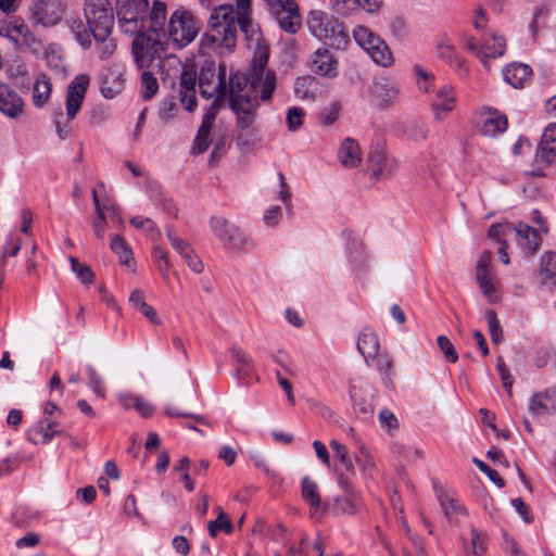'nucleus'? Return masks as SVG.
<instances>
[{
    "mask_svg": "<svg viewBox=\"0 0 556 556\" xmlns=\"http://www.w3.org/2000/svg\"><path fill=\"white\" fill-rule=\"evenodd\" d=\"M124 88V79L119 73L108 74L101 84V93L106 99H113Z\"/></svg>",
    "mask_w": 556,
    "mask_h": 556,
    "instance_id": "nucleus-40",
    "label": "nucleus"
},
{
    "mask_svg": "<svg viewBox=\"0 0 556 556\" xmlns=\"http://www.w3.org/2000/svg\"><path fill=\"white\" fill-rule=\"evenodd\" d=\"M238 27L247 39H257L258 26L252 20L251 0H236V9L231 4L215 7L201 39L203 47L218 54L233 52L237 47Z\"/></svg>",
    "mask_w": 556,
    "mask_h": 556,
    "instance_id": "nucleus-1",
    "label": "nucleus"
},
{
    "mask_svg": "<svg viewBox=\"0 0 556 556\" xmlns=\"http://www.w3.org/2000/svg\"><path fill=\"white\" fill-rule=\"evenodd\" d=\"M545 278L556 286V252H548L543 260Z\"/></svg>",
    "mask_w": 556,
    "mask_h": 556,
    "instance_id": "nucleus-60",
    "label": "nucleus"
},
{
    "mask_svg": "<svg viewBox=\"0 0 556 556\" xmlns=\"http://www.w3.org/2000/svg\"><path fill=\"white\" fill-rule=\"evenodd\" d=\"M260 92L247 88V79L233 74L229 77V102L236 114V126L238 134L237 144L241 148H249L256 142V118L258 109Z\"/></svg>",
    "mask_w": 556,
    "mask_h": 556,
    "instance_id": "nucleus-3",
    "label": "nucleus"
},
{
    "mask_svg": "<svg viewBox=\"0 0 556 556\" xmlns=\"http://www.w3.org/2000/svg\"><path fill=\"white\" fill-rule=\"evenodd\" d=\"M536 157L541 162H556V124H549L542 136L541 143L536 149Z\"/></svg>",
    "mask_w": 556,
    "mask_h": 556,
    "instance_id": "nucleus-27",
    "label": "nucleus"
},
{
    "mask_svg": "<svg viewBox=\"0 0 556 556\" xmlns=\"http://www.w3.org/2000/svg\"><path fill=\"white\" fill-rule=\"evenodd\" d=\"M210 132H211V128L200 125L197 137L193 142L192 153L201 154L207 150V148L211 143Z\"/></svg>",
    "mask_w": 556,
    "mask_h": 556,
    "instance_id": "nucleus-52",
    "label": "nucleus"
},
{
    "mask_svg": "<svg viewBox=\"0 0 556 556\" xmlns=\"http://www.w3.org/2000/svg\"><path fill=\"white\" fill-rule=\"evenodd\" d=\"M90 85V76L77 75L68 85L65 99V113L59 109L53 113L55 131L61 140L67 139L72 134L71 122L75 119L83 105L86 92Z\"/></svg>",
    "mask_w": 556,
    "mask_h": 556,
    "instance_id": "nucleus-4",
    "label": "nucleus"
},
{
    "mask_svg": "<svg viewBox=\"0 0 556 556\" xmlns=\"http://www.w3.org/2000/svg\"><path fill=\"white\" fill-rule=\"evenodd\" d=\"M29 12L30 21L45 27L56 25L64 13L60 0H33Z\"/></svg>",
    "mask_w": 556,
    "mask_h": 556,
    "instance_id": "nucleus-14",
    "label": "nucleus"
},
{
    "mask_svg": "<svg viewBox=\"0 0 556 556\" xmlns=\"http://www.w3.org/2000/svg\"><path fill=\"white\" fill-rule=\"evenodd\" d=\"M214 98L215 99H214L213 103L208 106V109L204 113L202 123H201V126H204V127H207L211 129H212L213 123L216 118V115L218 113V110L222 106V103L226 100V99H219L217 97H214Z\"/></svg>",
    "mask_w": 556,
    "mask_h": 556,
    "instance_id": "nucleus-59",
    "label": "nucleus"
},
{
    "mask_svg": "<svg viewBox=\"0 0 556 556\" xmlns=\"http://www.w3.org/2000/svg\"><path fill=\"white\" fill-rule=\"evenodd\" d=\"M52 85L45 74L38 76L33 89V102L35 106L42 108L50 99Z\"/></svg>",
    "mask_w": 556,
    "mask_h": 556,
    "instance_id": "nucleus-39",
    "label": "nucleus"
},
{
    "mask_svg": "<svg viewBox=\"0 0 556 556\" xmlns=\"http://www.w3.org/2000/svg\"><path fill=\"white\" fill-rule=\"evenodd\" d=\"M367 164L371 176L377 180L390 177L395 167L394 161L388 159L384 150L380 146L370 149Z\"/></svg>",
    "mask_w": 556,
    "mask_h": 556,
    "instance_id": "nucleus-19",
    "label": "nucleus"
},
{
    "mask_svg": "<svg viewBox=\"0 0 556 556\" xmlns=\"http://www.w3.org/2000/svg\"><path fill=\"white\" fill-rule=\"evenodd\" d=\"M332 10L340 15H350L363 7V0H329Z\"/></svg>",
    "mask_w": 556,
    "mask_h": 556,
    "instance_id": "nucleus-48",
    "label": "nucleus"
},
{
    "mask_svg": "<svg viewBox=\"0 0 556 556\" xmlns=\"http://www.w3.org/2000/svg\"><path fill=\"white\" fill-rule=\"evenodd\" d=\"M466 48L481 60L485 68H489V60L500 58L506 49V41L502 36L489 34L479 43L473 37L466 38Z\"/></svg>",
    "mask_w": 556,
    "mask_h": 556,
    "instance_id": "nucleus-13",
    "label": "nucleus"
},
{
    "mask_svg": "<svg viewBox=\"0 0 556 556\" xmlns=\"http://www.w3.org/2000/svg\"><path fill=\"white\" fill-rule=\"evenodd\" d=\"M319 92L318 81L312 76L298 77L294 81V93L301 100H313Z\"/></svg>",
    "mask_w": 556,
    "mask_h": 556,
    "instance_id": "nucleus-38",
    "label": "nucleus"
},
{
    "mask_svg": "<svg viewBox=\"0 0 556 556\" xmlns=\"http://www.w3.org/2000/svg\"><path fill=\"white\" fill-rule=\"evenodd\" d=\"M257 43L253 56L252 67L248 75L241 74L247 79V88L254 92H260V99L267 101L276 88L275 73L267 70L268 48L260 45V35L253 38ZM240 75V73H238Z\"/></svg>",
    "mask_w": 556,
    "mask_h": 556,
    "instance_id": "nucleus-5",
    "label": "nucleus"
},
{
    "mask_svg": "<svg viewBox=\"0 0 556 556\" xmlns=\"http://www.w3.org/2000/svg\"><path fill=\"white\" fill-rule=\"evenodd\" d=\"M87 375L89 387L98 396L104 397V388L102 384V379L98 375V372L92 367H87Z\"/></svg>",
    "mask_w": 556,
    "mask_h": 556,
    "instance_id": "nucleus-62",
    "label": "nucleus"
},
{
    "mask_svg": "<svg viewBox=\"0 0 556 556\" xmlns=\"http://www.w3.org/2000/svg\"><path fill=\"white\" fill-rule=\"evenodd\" d=\"M178 112V106L175 101L174 97L166 98L160 110H159V116L162 121L168 122L176 117Z\"/></svg>",
    "mask_w": 556,
    "mask_h": 556,
    "instance_id": "nucleus-57",
    "label": "nucleus"
},
{
    "mask_svg": "<svg viewBox=\"0 0 556 556\" xmlns=\"http://www.w3.org/2000/svg\"><path fill=\"white\" fill-rule=\"evenodd\" d=\"M515 225L511 224H496L492 225L488 231V236L490 238L496 239L498 242H507L508 240H513V235L515 231Z\"/></svg>",
    "mask_w": 556,
    "mask_h": 556,
    "instance_id": "nucleus-47",
    "label": "nucleus"
},
{
    "mask_svg": "<svg viewBox=\"0 0 556 556\" xmlns=\"http://www.w3.org/2000/svg\"><path fill=\"white\" fill-rule=\"evenodd\" d=\"M489 331L494 343H498L503 340V331L501 328L500 320L497 319L496 313L493 309H488L485 313Z\"/></svg>",
    "mask_w": 556,
    "mask_h": 556,
    "instance_id": "nucleus-53",
    "label": "nucleus"
},
{
    "mask_svg": "<svg viewBox=\"0 0 556 556\" xmlns=\"http://www.w3.org/2000/svg\"><path fill=\"white\" fill-rule=\"evenodd\" d=\"M353 38L377 65L388 67L393 64V56L388 45L369 28L362 25L354 27Z\"/></svg>",
    "mask_w": 556,
    "mask_h": 556,
    "instance_id": "nucleus-8",
    "label": "nucleus"
},
{
    "mask_svg": "<svg viewBox=\"0 0 556 556\" xmlns=\"http://www.w3.org/2000/svg\"><path fill=\"white\" fill-rule=\"evenodd\" d=\"M404 131L414 141H422L427 138L428 128L425 123L417 119H409L404 124Z\"/></svg>",
    "mask_w": 556,
    "mask_h": 556,
    "instance_id": "nucleus-44",
    "label": "nucleus"
},
{
    "mask_svg": "<svg viewBox=\"0 0 556 556\" xmlns=\"http://www.w3.org/2000/svg\"><path fill=\"white\" fill-rule=\"evenodd\" d=\"M304 116L305 113L303 109L299 106L290 108L286 116L288 129L290 131H296L303 125Z\"/></svg>",
    "mask_w": 556,
    "mask_h": 556,
    "instance_id": "nucleus-56",
    "label": "nucleus"
},
{
    "mask_svg": "<svg viewBox=\"0 0 556 556\" xmlns=\"http://www.w3.org/2000/svg\"><path fill=\"white\" fill-rule=\"evenodd\" d=\"M119 27L122 31L129 35H136L139 34H147V18H138V20H129L127 22L125 21H118Z\"/></svg>",
    "mask_w": 556,
    "mask_h": 556,
    "instance_id": "nucleus-51",
    "label": "nucleus"
},
{
    "mask_svg": "<svg viewBox=\"0 0 556 556\" xmlns=\"http://www.w3.org/2000/svg\"><path fill=\"white\" fill-rule=\"evenodd\" d=\"M400 94V85L387 76L378 77L371 87V98L381 109L393 105Z\"/></svg>",
    "mask_w": 556,
    "mask_h": 556,
    "instance_id": "nucleus-15",
    "label": "nucleus"
},
{
    "mask_svg": "<svg viewBox=\"0 0 556 556\" xmlns=\"http://www.w3.org/2000/svg\"><path fill=\"white\" fill-rule=\"evenodd\" d=\"M379 349L380 344L377 333L369 328L363 329L358 336L357 350L367 364L376 358Z\"/></svg>",
    "mask_w": 556,
    "mask_h": 556,
    "instance_id": "nucleus-28",
    "label": "nucleus"
},
{
    "mask_svg": "<svg viewBox=\"0 0 556 556\" xmlns=\"http://www.w3.org/2000/svg\"><path fill=\"white\" fill-rule=\"evenodd\" d=\"M507 129V117L497 110L486 108L481 114L479 131L483 136L494 138Z\"/></svg>",
    "mask_w": 556,
    "mask_h": 556,
    "instance_id": "nucleus-20",
    "label": "nucleus"
},
{
    "mask_svg": "<svg viewBox=\"0 0 556 556\" xmlns=\"http://www.w3.org/2000/svg\"><path fill=\"white\" fill-rule=\"evenodd\" d=\"M346 258L353 273L361 277L366 273L369 258L363 242L356 238L349 241L346 247Z\"/></svg>",
    "mask_w": 556,
    "mask_h": 556,
    "instance_id": "nucleus-22",
    "label": "nucleus"
},
{
    "mask_svg": "<svg viewBox=\"0 0 556 556\" xmlns=\"http://www.w3.org/2000/svg\"><path fill=\"white\" fill-rule=\"evenodd\" d=\"M232 358L238 364L237 375L239 378H247L250 376L252 361L249 355L241 349L233 348L231 351Z\"/></svg>",
    "mask_w": 556,
    "mask_h": 556,
    "instance_id": "nucleus-46",
    "label": "nucleus"
},
{
    "mask_svg": "<svg viewBox=\"0 0 556 556\" xmlns=\"http://www.w3.org/2000/svg\"><path fill=\"white\" fill-rule=\"evenodd\" d=\"M375 387L364 379L351 382L350 396L354 413L363 420H368L374 415Z\"/></svg>",
    "mask_w": 556,
    "mask_h": 556,
    "instance_id": "nucleus-12",
    "label": "nucleus"
},
{
    "mask_svg": "<svg viewBox=\"0 0 556 556\" xmlns=\"http://www.w3.org/2000/svg\"><path fill=\"white\" fill-rule=\"evenodd\" d=\"M96 41V51L98 56L101 60L109 59L116 49V43L113 38L110 36H99V34L93 33L92 36Z\"/></svg>",
    "mask_w": 556,
    "mask_h": 556,
    "instance_id": "nucleus-43",
    "label": "nucleus"
},
{
    "mask_svg": "<svg viewBox=\"0 0 556 556\" xmlns=\"http://www.w3.org/2000/svg\"><path fill=\"white\" fill-rule=\"evenodd\" d=\"M339 484L341 489L345 492V495L337 496L334 498V511L350 516L355 515L363 508V501L359 493L344 477L339 478Z\"/></svg>",
    "mask_w": 556,
    "mask_h": 556,
    "instance_id": "nucleus-16",
    "label": "nucleus"
},
{
    "mask_svg": "<svg viewBox=\"0 0 556 556\" xmlns=\"http://www.w3.org/2000/svg\"><path fill=\"white\" fill-rule=\"evenodd\" d=\"M514 227L515 231L513 239L517 241V244L520 247L525 255L533 254L541 244V232H547V228L545 226H541L540 230H536L523 223H519Z\"/></svg>",
    "mask_w": 556,
    "mask_h": 556,
    "instance_id": "nucleus-17",
    "label": "nucleus"
},
{
    "mask_svg": "<svg viewBox=\"0 0 556 556\" xmlns=\"http://www.w3.org/2000/svg\"><path fill=\"white\" fill-rule=\"evenodd\" d=\"M110 248L118 256L122 265L131 267L132 251L122 236H113Z\"/></svg>",
    "mask_w": 556,
    "mask_h": 556,
    "instance_id": "nucleus-41",
    "label": "nucleus"
},
{
    "mask_svg": "<svg viewBox=\"0 0 556 556\" xmlns=\"http://www.w3.org/2000/svg\"><path fill=\"white\" fill-rule=\"evenodd\" d=\"M166 237L172 248L182 257L192 250L189 242L180 238L172 228L166 229Z\"/></svg>",
    "mask_w": 556,
    "mask_h": 556,
    "instance_id": "nucleus-50",
    "label": "nucleus"
},
{
    "mask_svg": "<svg viewBox=\"0 0 556 556\" xmlns=\"http://www.w3.org/2000/svg\"><path fill=\"white\" fill-rule=\"evenodd\" d=\"M477 283L483 293V295L488 299L490 303H494L498 300L497 296V289H498V281L496 278L490 273L486 275H480L476 277Z\"/></svg>",
    "mask_w": 556,
    "mask_h": 556,
    "instance_id": "nucleus-42",
    "label": "nucleus"
},
{
    "mask_svg": "<svg viewBox=\"0 0 556 556\" xmlns=\"http://www.w3.org/2000/svg\"><path fill=\"white\" fill-rule=\"evenodd\" d=\"M70 263L72 271L83 283H92L94 279V274L87 264L79 262V260L74 256L70 257Z\"/></svg>",
    "mask_w": 556,
    "mask_h": 556,
    "instance_id": "nucleus-45",
    "label": "nucleus"
},
{
    "mask_svg": "<svg viewBox=\"0 0 556 556\" xmlns=\"http://www.w3.org/2000/svg\"><path fill=\"white\" fill-rule=\"evenodd\" d=\"M84 12L91 34L97 33L100 37L111 35L114 15L109 0H85Z\"/></svg>",
    "mask_w": 556,
    "mask_h": 556,
    "instance_id": "nucleus-10",
    "label": "nucleus"
},
{
    "mask_svg": "<svg viewBox=\"0 0 556 556\" xmlns=\"http://www.w3.org/2000/svg\"><path fill=\"white\" fill-rule=\"evenodd\" d=\"M438 496L441 508L450 521L457 522L460 516L466 515V508L455 497L447 495L443 491Z\"/></svg>",
    "mask_w": 556,
    "mask_h": 556,
    "instance_id": "nucleus-37",
    "label": "nucleus"
},
{
    "mask_svg": "<svg viewBox=\"0 0 556 556\" xmlns=\"http://www.w3.org/2000/svg\"><path fill=\"white\" fill-rule=\"evenodd\" d=\"M415 73L417 75L418 88L425 92H430L432 88L433 76L428 73L421 66H415Z\"/></svg>",
    "mask_w": 556,
    "mask_h": 556,
    "instance_id": "nucleus-61",
    "label": "nucleus"
},
{
    "mask_svg": "<svg viewBox=\"0 0 556 556\" xmlns=\"http://www.w3.org/2000/svg\"><path fill=\"white\" fill-rule=\"evenodd\" d=\"M164 37L154 34H139L131 43L134 60L139 68L150 67L164 53Z\"/></svg>",
    "mask_w": 556,
    "mask_h": 556,
    "instance_id": "nucleus-9",
    "label": "nucleus"
},
{
    "mask_svg": "<svg viewBox=\"0 0 556 556\" xmlns=\"http://www.w3.org/2000/svg\"><path fill=\"white\" fill-rule=\"evenodd\" d=\"M208 225L213 235L228 251L248 252L254 247L253 240L238 225L223 216H212Z\"/></svg>",
    "mask_w": 556,
    "mask_h": 556,
    "instance_id": "nucleus-6",
    "label": "nucleus"
},
{
    "mask_svg": "<svg viewBox=\"0 0 556 556\" xmlns=\"http://www.w3.org/2000/svg\"><path fill=\"white\" fill-rule=\"evenodd\" d=\"M56 421L53 418L45 417L41 421L27 430V440L33 444H48L61 431L55 430Z\"/></svg>",
    "mask_w": 556,
    "mask_h": 556,
    "instance_id": "nucleus-23",
    "label": "nucleus"
},
{
    "mask_svg": "<svg viewBox=\"0 0 556 556\" xmlns=\"http://www.w3.org/2000/svg\"><path fill=\"white\" fill-rule=\"evenodd\" d=\"M165 22H166V5L164 2L155 1L150 12L149 20H147V30L150 34L165 37Z\"/></svg>",
    "mask_w": 556,
    "mask_h": 556,
    "instance_id": "nucleus-31",
    "label": "nucleus"
},
{
    "mask_svg": "<svg viewBox=\"0 0 556 556\" xmlns=\"http://www.w3.org/2000/svg\"><path fill=\"white\" fill-rule=\"evenodd\" d=\"M311 68L317 75L333 78L338 75V61L328 49L319 48L313 54Z\"/></svg>",
    "mask_w": 556,
    "mask_h": 556,
    "instance_id": "nucleus-21",
    "label": "nucleus"
},
{
    "mask_svg": "<svg viewBox=\"0 0 556 556\" xmlns=\"http://www.w3.org/2000/svg\"><path fill=\"white\" fill-rule=\"evenodd\" d=\"M437 343L444 355L445 359L448 363H456L458 361V353L454 348V344L451 342V340L445 336H439L437 338Z\"/></svg>",
    "mask_w": 556,
    "mask_h": 556,
    "instance_id": "nucleus-54",
    "label": "nucleus"
},
{
    "mask_svg": "<svg viewBox=\"0 0 556 556\" xmlns=\"http://www.w3.org/2000/svg\"><path fill=\"white\" fill-rule=\"evenodd\" d=\"M219 530H224L226 533L232 531V525L223 510H220V514L215 520L208 522V532L213 538L216 536Z\"/></svg>",
    "mask_w": 556,
    "mask_h": 556,
    "instance_id": "nucleus-55",
    "label": "nucleus"
},
{
    "mask_svg": "<svg viewBox=\"0 0 556 556\" xmlns=\"http://www.w3.org/2000/svg\"><path fill=\"white\" fill-rule=\"evenodd\" d=\"M148 9L147 0H117L118 21H129L146 18L144 13Z\"/></svg>",
    "mask_w": 556,
    "mask_h": 556,
    "instance_id": "nucleus-29",
    "label": "nucleus"
},
{
    "mask_svg": "<svg viewBox=\"0 0 556 556\" xmlns=\"http://www.w3.org/2000/svg\"><path fill=\"white\" fill-rule=\"evenodd\" d=\"M130 305L138 309L146 318L153 325H161L156 311L146 302L144 293L137 289L134 290L129 296Z\"/></svg>",
    "mask_w": 556,
    "mask_h": 556,
    "instance_id": "nucleus-35",
    "label": "nucleus"
},
{
    "mask_svg": "<svg viewBox=\"0 0 556 556\" xmlns=\"http://www.w3.org/2000/svg\"><path fill=\"white\" fill-rule=\"evenodd\" d=\"M198 24L188 10H176L168 22V39L173 41L177 48H184L194 40L198 35Z\"/></svg>",
    "mask_w": 556,
    "mask_h": 556,
    "instance_id": "nucleus-11",
    "label": "nucleus"
},
{
    "mask_svg": "<svg viewBox=\"0 0 556 556\" xmlns=\"http://www.w3.org/2000/svg\"><path fill=\"white\" fill-rule=\"evenodd\" d=\"M8 38L17 45L34 47L37 42L28 26L24 22L15 21L8 24Z\"/></svg>",
    "mask_w": 556,
    "mask_h": 556,
    "instance_id": "nucleus-33",
    "label": "nucleus"
},
{
    "mask_svg": "<svg viewBox=\"0 0 556 556\" xmlns=\"http://www.w3.org/2000/svg\"><path fill=\"white\" fill-rule=\"evenodd\" d=\"M159 90V83L154 75L148 71L141 75V96L144 100L151 99Z\"/></svg>",
    "mask_w": 556,
    "mask_h": 556,
    "instance_id": "nucleus-49",
    "label": "nucleus"
},
{
    "mask_svg": "<svg viewBox=\"0 0 556 556\" xmlns=\"http://www.w3.org/2000/svg\"><path fill=\"white\" fill-rule=\"evenodd\" d=\"M556 409L553 396L547 392L535 393L529 403V412L534 416L551 414Z\"/></svg>",
    "mask_w": 556,
    "mask_h": 556,
    "instance_id": "nucleus-36",
    "label": "nucleus"
},
{
    "mask_svg": "<svg viewBox=\"0 0 556 556\" xmlns=\"http://www.w3.org/2000/svg\"><path fill=\"white\" fill-rule=\"evenodd\" d=\"M532 71L530 66L522 63H513L503 71L505 81L515 88L522 87L525 81L530 78Z\"/></svg>",
    "mask_w": 556,
    "mask_h": 556,
    "instance_id": "nucleus-32",
    "label": "nucleus"
},
{
    "mask_svg": "<svg viewBox=\"0 0 556 556\" xmlns=\"http://www.w3.org/2000/svg\"><path fill=\"white\" fill-rule=\"evenodd\" d=\"M455 91L450 85H443L435 92L432 111L437 121H442L455 108Z\"/></svg>",
    "mask_w": 556,
    "mask_h": 556,
    "instance_id": "nucleus-25",
    "label": "nucleus"
},
{
    "mask_svg": "<svg viewBox=\"0 0 556 556\" xmlns=\"http://www.w3.org/2000/svg\"><path fill=\"white\" fill-rule=\"evenodd\" d=\"M25 103L20 93L0 81V113L10 119H18L24 114Z\"/></svg>",
    "mask_w": 556,
    "mask_h": 556,
    "instance_id": "nucleus-18",
    "label": "nucleus"
},
{
    "mask_svg": "<svg viewBox=\"0 0 556 556\" xmlns=\"http://www.w3.org/2000/svg\"><path fill=\"white\" fill-rule=\"evenodd\" d=\"M48 66L60 77L66 75V66L64 60L55 53L47 54Z\"/></svg>",
    "mask_w": 556,
    "mask_h": 556,
    "instance_id": "nucleus-64",
    "label": "nucleus"
},
{
    "mask_svg": "<svg viewBox=\"0 0 556 556\" xmlns=\"http://www.w3.org/2000/svg\"><path fill=\"white\" fill-rule=\"evenodd\" d=\"M66 25L74 34L77 42L84 48L89 49L91 47V31L88 26H86L81 18L78 16H70L65 21Z\"/></svg>",
    "mask_w": 556,
    "mask_h": 556,
    "instance_id": "nucleus-34",
    "label": "nucleus"
},
{
    "mask_svg": "<svg viewBox=\"0 0 556 556\" xmlns=\"http://www.w3.org/2000/svg\"><path fill=\"white\" fill-rule=\"evenodd\" d=\"M307 26L316 38L328 40L330 46L338 49L344 48L349 42V36L342 24L323 11H312L308 15Z\"/></svg>",
    "mask_w": 556,
    "mask_h": 556,
    "instance_id": "nucleus-7",
    "label": "nucleus"
},
{
    "mask_svg": "<svg viewBox=\"0 0 556 556\" xmlns=\"http://www.w3.org/2000/svg\"><path fill=\"white\" fill-rule=\"evenodd\" d=\"M302 497L309 506L312 518L319 519L325 515L326 507L321 503L318 485L308 477L302 480Z\"/></svg>",
    "mask_w": 556,
    "mask_h": 556,
    "instance_id": "nucleus-24",
    "label": "nucleus"
},
{
    "mask_svg": "<svg viewBox=\"0 0 556 556\" xmlns=\"http://www.w3.org/2000/svg\"><path fill=\"white\" fill-rule=\"evenodd\" d=\"M227 67L220 63L216 70L215 63L206 62L199 74L200 93L205 99L217 97L226 99L229 96V87L226 84ZM197 72L192 67H184L178 87L179 101L188 112L197 108Z\"/></svg>",
    "mask_w": 556,
    "mask_h": 556,
    "instance_id": "nucleus-2",
    "label": "nucleus"
},
{
    "mask_svg": "<svg viewBox=\"0 0 556 556\" xmlns=\"http://www.w3.org/2000/svg\"><path fill=\"white\" fill-rule=\"evenodd\" d=\"M338 157L345 168H354L361 163V148L356 140L345 138L339 149Z\"/></svg>",
    "mask_w": 556,
    "mask_h": 556,
    "instance_id": "nucleus-30",
    "label": "nucleus"
},
{
    "mask_svg": "<svg viewBox=\"0 0 556 556\" xmlns=\"http://www.w3.org/2000/svg\"><path fill=\"white\" fill-rule=\"evenodd\" d=\"M377 369L382 376V382L384 386L389 387L392 383L391 379V369H392V361L388 355H383L377 361Z\"/></svg>",
    "mask_w": 556,
    "mask_h": 556,
    "instance_id": "nucleus-58",
    "label": "nucleus"
},
{
    "mask_svg": "<svg viewBox=\"0 0 556 556\" xmlns=\"http://www.w3.org/2000/svg\"><path fill=\"white\" fill-rule=\"evenodd\" d=\"M378 419H379L381 427L386 428L389 431L395 430L399 428L397 418L391 410H389L387 408H383L379 412Z\"/></svg>",
    "mask_w": 556,
    "mask_h": 556,
    "instance_id": "nucleus-63",
    "label": "nucleus"
},
{
    "mask_svg": "<svg viewBox=\"0 0 556 556\" xmlns=\"http://www.w3.org/2000/svg\"><path fill=\"white\" fill-rule=\"evenodd\" d=\"M279 27L289 34H295L301 27V15L296 2L273 11Z\"/></svg>",
    "mask_w": 556,
    "mask_h": 556,
    "instance_id": "nucleus-26",
    "label": "nucleus"
}]
</instances>
